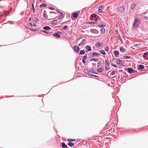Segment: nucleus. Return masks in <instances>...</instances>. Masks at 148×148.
Here are the masks:
<instances>
[{
	"label": "nucleus",
	"instance_id": "obj_33",
	"mask_svg": "<svg viewBox=\"0 0 148 148\" xmlns=\"http://www.w3.org/2000/svg\"><path fill=\"white\" fill-rule=\"evenodd\" d=\"M124 58L125 59H130V58L131 57L130 56H124Z\"/></svg>",
	"mask_w": 148,
	"mask_h": 148
},
{
	"label": "nucleus",
	"instance_id": "obj_42",
	"mask_svg": "<svg viewBox=\"0 0 148 148\" xmlns=\"http://www.w3.org/2000/svg\"><path fill=\"white\" fill-rule=\"evenodd\" d=\"M68 26L67 25H65L63 27V28L64 29H66L67 28Z\"/></svg>",
	"mask_w": 148,
	"mask_h": 148
},
{
	"label": "nucleus",
	"instance_id": "obj_6",
	"mask_svg": "<svg viewBox=\"0 0 148 148\" xmlns=\"http://www.w3.org/2000/svg\"><path fill=\"white\" fill-rule=\"evenodd\" d=\"M74 50L76 52H78L79 50V47L75 46L74 47Z\"/></svg>",
	"mask_w": 148,
	"mask_h": 148
},
{
	"label": "nucleus",
	"instance_id": "obj_44",
	"mask_svg": "<svg viewBox=\"0 0 148 148\" xmlns=\"http://www.w3.org/2000/svg\"><path fill=\"white\" fill-rule=\"evenodd\" d=\"M94 20L95 21H97L98 20V18H94Z\"/></svg>",
	"mask_w": 148,
	"mask_h": 148
},
{
	"label": "nucleus",
	"instance_id": "obj_15",
	"mask_svg": "<svg viewBox=\"0 0 148 148\" xmlns=\"http://www.w3.org/2000/svg\"><path fill=\"white\" fill-rule=\"evenodd\" d=\"M67 145L71 147H72L74 145V144L73 143L71 142H69L67 144Z\"/></svg>",
	"mask_w": 148,
	"mask_h": 148
},
{
	"label": "nucleus",
	"instance_id": "obj_30",
	"mask_svg": "<svg viewBox=\"0 0 148 148\" xmlns=\"http://www.w3.org/2000/svg\"><path fill=\"white\" fill-rule=\"evenodd\" d=\"M47 6V5L45 3H42L41 5L40 6V7H45Z\"/></svg>",
	"mask_w": 148,
	"mask_h": 148
},
{
	"label": "nucleus",
	"instance_id": "obj_36",
	"mask_svg": "<svg viewBox=\"0 0 148 148\" xmlns=\"http://www.w3.org/2000/svg\"><path fill=\"white\" fill-rule=\"evenodd\" d=\"M91 16L93 18H95L96 16V15L95 14H93Z\"/></svg>",
	"mask_w": 148,
	"mask_h": 148
},
{
	"label": "nucleus",
	"instance_id": "obj_32",
	"mask_svg": "<svg viewBox=\"0 0 148 148\" xmlns=\"http://www.w3.org/2000/svg\"><path fill=\"white\" fill-rule=\"evenodd\" d=\"M75 140L74 139H68V141L69 142H71V141H73Z\"/></svg>",
	"mask_w": 148,
	"mask_h": 148
},
{
	"label": "nucleus",
	"instance_id": "obj_50",
	"mask_svg": "<svg viewBox=\"0 0 148 148\" xmlns=\"http://www.w3.org/2000/svg\"><path fill=\"white\" fill-rule=\"evenodd\" d=\"M30 30L31 31H33L36 30L35 29H30Z\"/></svg>",
	"mask_w": 148,
	"mask_h": 148
},
{
	"label": "nucleus",
	"instance_id": "obj_55",
	"mask_svg": "<svg viewBox=\"0 0 148 148\" xmlns=\"http://www.w3.org/2000/svg\"><path fill=\"white\" fill-rule=\"evenodd\" d=\"M145 18H146V19H147V18H148V17H147V16H145Z\"/></svg>",
	"mask_w": 148,
	"mask_h": 148
},
{
	"label": "nucleus",
	"instance_id": "obj_18",
	"mask_svg": "<svg viewBox=\"0 0 148 148\" xmlns=\"http://www.w3.org/2000/svg\"><path fill=\"white\" fill-rule=\"evenodd\" d=\"M92 56H95V55L98 56L100 55V54L98 53H97L96 52H94L92 53Z\"/></svg>",
	"mask_w": 148,
	"mask_h": 148
},
{
	"label": "nucleus",
	"instance_id": "obj_22",
	"mask_svg": "<svg viewBox=\"0 0 148 148\" xmlns=\"http://www.w3.org/2000/svg\"><path fill=\"white\" fill-rule=\"evenodd\" d=\"M105 64H106L107 65V66H108V65H109V64H110V62H109V61L108 60H106L105 61Z\"/></svg>",
	"mask_w": 148,
	"mask_h": 148
},
{
	"label": "nucleus",
	"instance_id": "obj_54",
	"mask_svg": "<svg viewBox=\"0 0 148 148\" xmlns=\"http://www.w3.org/2000/svg\"><path fill=\"white\" fill-rule=\"evenodd\" d=\"M91 70H90V72H92V73H96L95 72H92V71H91Z\"/></svg>",
	"mask_w": 148,
	"mask_h": 148
},
{
	"label": "nucleus",
	"instance_id": "obj_38",
	"mask_svg": "<svg viewBox=\"0 0 148 148\" xmlns=\"http://www.w3.org/2000/svg\"><path fill=\"white\" fill-rule=\"evenodd\" d=\"M111 65L113 67H114L116 68L117 67V66L116 64H114L113 63L111 64Z\"/></svg>",
	"mask_w": 148,
	"mask_h": 148
},
{
	"label": "nucleus",
	"instance_id": "obj_39",
	"mask_svg": "<svg viewBox=\"0 0 148 148\" xmlns=\"http://www.w3.org/2000/svg\"><path fill=\"white\" fill-rule=\"evenodd\" d=\"M30 25L32 26H34V27H35L36 26V25L35 24H33L32 25V23H30Z\"/></svg>",
	"mask_w": 148,
	"mask_h": 148
},
{
	"label": "nucleus",
	"instance_id": "obj_5",
	"mask_svg": "<svg viewBox=\"0 0 148 148\" xmlns=\"http://www.w3.org/2000/svg\"><path fill=\"white\" fill-rule=\"evenodd\" d=\"M103 9V6L102 5H100L99 7L98 12L100 13L103 12L102 11V9Z\"/></svg>",
	"mask_w": 148,
	"mask_h": 148
},
{
	"label": "nucleus",
	"instance_id": "obj_17",
	"mask_svg": "<svg viewBox=\"0 0 148 148\" xmlns=\"http://www.w3.org/2000/svg\"><path fill=\"white\" fill-rule=\"evenodd\" d=\"M103 43L102 42H98L96 44V46L97 47H100L101 44H102Z\"/></svg>",
	"mask_w": 148,
	"mask_h": 148
},
{
	"label": "nucleus",
	"instance_id": "obj_16",
	"mask_svg": "<svg viewBox=\"0 0 148 148\" xmlns=\"http://www.w3.org/2000/svg\"><path fill=\"white\" fill-rule=\"evenodd\" d=\"M73 16L74 18H76L78 16V14L76 13H74L73 15Z\"/></svg>",
	"mask_w": 148,
	"mask_h": 148
},
{
	"label": "nucleus",
	"instance_id": "obj_47",
	"mask_svg": "<svg viewBox=\"0 0 148 148\" xmlns=\"http://www.w3.org/2000/svg\"><path fill=\"white\" fill-rule=\"evenodd\" d=\"M32 6L33 10V11L34 12V4L33 3L32 4Z\"/></svg>",
	"mask_w": 148,
	"mask_h": 148
},
{
	"label": "nucleus",
	"instance_id": "obj_3",
	"mask_svg": "<svg viewBox=\"0 0 148 148\" xmlns=\"http://www.w3.org/2000/svg\"><path fill=\"white\" fill-rule=\"evenodd\" d=\"M127 71L129 73H135L136 72V71L130 68H128L127 69Z\"/></svg>",
	"mask_w": 148,
	"mask_h": 148
},
{
	"label": "nucleus",
	"instance_id": "obj_27",
	"mask_svg": "<svg viewBox=\"0 0 148 148\" xmlns=\"http://www.w3.org/2000/svg\"><path fill=\"white\" fill-rule=\"evenodd\" d=\"M60 14L61 15L59 16L58 18L59 19H60L63 17L64 15L61 12L60 13Z\"/></svg>",
	"mask_w": 148,
	"mask_h": 148
},
{
	"label": "nucleus",
	"instance_id": "obj_53",
	"mask_svg": "<svg viewBox=\"0 0 148 148\" xmlns=\"http://www.w3.org/2000/svg\"><path fill=\"white\" fill-rule=\"evenodd\" d=\"M38 21V18H36V20H35L36 21Z\"/></svg>",
	"mask_w": 148,
	"mask_h": 148
},
{
	"label": "nucleus",
	"instance_id": "obj_49",
	"mask_svg": "<svg viewBox=\"0 0 148 148\" xmlns=\"http://www.w3.org/2000/svg\"><path fill=\"white\" fill-rule=\"evenodd\" d=\"M92 76H93L95 77H98V76H97L95 75H93V74H92Z\"/></svg>",
	"mask_w": 148,
	"mask_h": 148
},
{
	"label": "nucleus",
	"instance_id": "obj_4",
	"mask_svg": "<svg viewBox=\"0 0 148 148\" xmlns=\"http://www.w3.org/2000/svg\"><path fill=\"white\" fill-rule=\"evenodd\" d=\"M116 38L117 40H120V42L121 43H122L123 42V40H122L120 35L117 34V35L116 36Z\"/></svg>",
	"mask_w": 148,
	"mask_h": 148
},
{
	"label": "nucleus",
	"instance_id": "obj_24",
	"mask_svg": "<svg viewBox=\"0 0 148 148\" xmlns=\"http://www.w3.org/2000/svg\"><path fill=\"white\" fill-rule=\"evenodd\" d=\"M86 48L89 51H90L91 50V47L89 46H86Z\"/></svg>",
	"mask_w": 148,
	"mask_h": 148
},
{
	"label": "nucleus",
	"instance_id": "obj_10",
	"mask_svg": "<svg viewBox=\"0 0 148 148\" xmlns=\"http://www.w3.org/2000/svg\"><path fill=\"white\" fill-rule=\"evenodd\" d=\"M57 23V20H55L53 21L51 23V24L53 25H55Z\"/></svg>",
	"mask_w": 148,
	"mask_h": 148
},
{
	"label": "nucleus",
	"instance_id": "obj_14",
	"mask_svg": "<svg viewBox=\"0 0 148 148\" xmlns=\"http://www.w3.org/2000/svg\"><path fill=\"white\" fill-rule=\"evenodd\" d=\"M43 29H44L45 30H48L51 29V28L49 26H46L44 27L43 28Z\"/></svg>",
	"mask_w": 148,
	"mask_h": 148
},
{
	"label": "nucleus",
	"instance_id": "obj_7",
	"mask_svg": "<svg viewBox=\"0 0 148 148\" xmlns=\"http://www.w3.org/2000/svg\"><path fill=\"white\" fill-rule=\"evenodd\" d=\"M118 8L119 9V10L122 12H123L125 10L124 7L123 6L119 7Z\"/></svg>",
	"mask_w": 148,
	"mask_h": 148
},
{
	"label": "nucleus",
	"instance_id": "obj_28",
	"mask_svg": "<svg viewBox=\"0 0 148 148\" xmlns=\"http://www.w3.org/2000/svg\"><path fill=\"white\" fill-rule=\"evenodd\" d=\"M105 29L104 28H102L101 29V33L103 34L105 32Z\"/></svg>",
	"mask_w": 148,
	"mask_h": 148
},
{
	"label": "nucleus",
	"instance_id": "obj_12",
	"mask_svg": "<svg viewBox=\"0 0 148 148\" xmlns=\"http://www.w3.org/2000/svg\"><path fill=\"white\" fill-rule=\"evenodd\" d=\"M54 36L56 37L57 38H59L60 37V35L57 33H56L53 34V35Z\"/></svg>",
	"mask_w": 148,
	"mask_h": 148
},
{
	"label": "nucleus",
	"instance_id": "obj_11",
	"mask_svg": "<svg viewBox=\"0 0 148 148\" xmlns=\"http://www.w3.org/2000/svg\"><path fill=\"white\" fill-rule=\"evenodd\" d=\"M114 53L116 57H118V56L119 54V53L118 51H114Z\"/></svg>",
	"mask_w": 148,
	"mask_h": 148
},
{
	"label": "nucleus",
	"instance_id": "obj_60",
	"mask_svg": "<svg viewBox=\"0 0 148 148\" xmlns=\"http://www.w3.org/2000/svg\"><path fill=\"white\" fill-rule=\"evenodd\" d=\"M86 52H88V51H86Z\"/></svg>",
	"mask_w": 148,
	"mask_h": 148
},
{
	"label": "nucleus",
	"instance_id": "obj_51",
	"mask_svg": "<svg viewBox=\"0 0 148 148\" xmlns=\"http://www.w3.org/2000/svg\"><path fill=\"white\" fill-rule=\"evenodd\" d=\"M42 32L45 33H47V32L45 30H42Z\"/></svg>",
	"mask_w": 148,
	"mask_h": 148
},
{
	"label": "nucleus",
	"instance_id": "obj_37",
	"mask_svg": "<svg viewBox=\"0 0 148 148\" xmlns=\"http://www.w3.org/2000/svg\"><path fill=\"white\" fill-rule=\"evenodd\" d=\"M87 57L86 56H84L83 57V60H85L87 59Z\"/></svg>",
	"mask_w": 148,
	"mask_h": 148
},
{
	"label": "nucleus",
	"instance_id": "obj_13",
	"mask_svg": "<svg viewBox=\"0 0 148 148\" xmlns=\"http://www.w3.org/2000/svg\"><path fill=\"white\" fill-rule=\"evenodd\" d=\"M120 50L121 52L122 53H124L125 50V49L124 48H123L122 47H121L120 48Z\"/></svg>",
	"mask_w": 148,
	"mask_h": 148
},
{
	"label": "nucleus",
	"instance_id": "obj_26",
	"mask_svg": "<svg viewBox=\"0 0 148 148\" xmlns=\"http://www.w3.org/2000/svg\"><path fill=\"white\" fill-rule=\"evenodd\" d=\"M85 42V40L83 39L82 40V42L79 44V45H83Z\"/></svg>",
	"mask_w": 148,
	"mask_h": 148
},
{
	"label": "nucleus",
	"instance_id": "obj_8",
	"mask_svg": "<svg viewBox=\"0 0 148 148\" xmlns=\"http://www.w3.org/2000/svg\"><path fill=\"white\" fill-rule=\"evenodd\" d=\"M138 68L139 69H143L144 68V66L143 65H139Z\"/></svg>",
	"mask_w": 148,
	"mask_h": 148
},
{
	"label": "nucleus",
	"instance_id": "obj_40",
	"mask_svg": "<svg viewBox=\"0 0 148 148\" xmlns=\"http://www.w3.org/2000/svg\"><path fill=\"white\" fill-rule=\"evenodd\" d=\"M87 23L90 24H94L95 23L94 22H88Z\"/></svg>",
	"mask_w": 148,
	"mask_h": 148
},
{
	"label": "nucleus",
	"instance_id": "obj_34",
	"mask_svg": "<svg viewBox=\"0 0 148 148\" xmlns=\"http://www.w3.org/2000/svg\"><path fill=\"white\" fill-rule=\"evenodd\" d=\"M105 50L106 51H108L109 50L108 46L106 47L105 49Z\"/></svg>",
	"mask_w": 148,
	"mask_h": 148
},
{
	"label": "nucleus",
	"instance_id": "obj_31",
	"mask_svg": "<svg viewBox=\"0 0 148 148\" xmlns=\"http://www.w3.org/2000/svg\"><path fill=\"white\" fill-rule=\"evenodd\" d=\"M105 69L107 71L109 70L110 69V66L109 65L106 66Z\"/></svg>",
	"mask_w": 148,
	"mask_h": 148
},
{
	"label": "nucleus",
	"instance_id": "obj_20",
	"mask_svg": "<svg viewBox=\"0 0 148 148\" xmlns=\"http://www.w3.org/2000/svg\"><path fill=\"white\" fill-rule=\"evenodd\" d=\"M106 25L104 24H99L98 25V26L99 27H105Z\"/></svg>",
	"mask_w": 148,
	"mask_h": 148
},
{
	"label": "nucleus",
	"instance_id": "obj_9",
	"mask_svg": "<svg viewBox=\"0 0 148 148\" xmlns=\"http://www.w3.org/2000/svg\"><path fill=\"white\" fill-rule=\"evenodd\" d=\"M61 145L62 148H67V145L64 142L61 143Z\"/></svg>",
	"mask_w": 148,
	"mask_h": 148
},
{
	"label": "nucleus",
	"instance_id": "obj_21",
	"mask_svg": "<svg viewBox=\"0 0 148 148\" xmlns=\"http://www.w3.org/2000/svg\"><path fill=\"white\" fill-rule=\"evenodd\" d=\"M136 4L134 3H132L131 6V8L132 9H134L136 7Z\"/></svg>",
	"mask_w": 148,
	"mask_h": 148
},
{
	"label": "nucleus",
	"instance_id": "obj_2",
	"mask_svg": "<svg viewBox=\"0 0 148 148\" xmlns=\"http://www.w3.org/2000/svg\"><path fill=\"white\" fill-rule=\"evenodd\" d=\"M140 21L137 18H136L135 19L134 22V26H137L140 23Z\"/></svg>",
	"mask_w": 148,
	"mask_h": 148
},
{
	"label": "nucleus",
	"instance_id": "obj_23",
	"mask_svg": "<svg viewBox=\"0 0 148 148\" xmlns=\"http://www.w3.org/2000/svg\"><path fill=\"white\" fill-rule=\"evenodd\" d=\"M85 51L84 50H81L80 51V54L81 55H83L85 53Z\"/></svg>",
	"mask_w": 148,
	"mask_h": 148
},
{
	"label": "nucleus",
	"instance_id": "obj_29",
	"mask_svg": "<svg viewBox=\"0 0 148 148\" xmlns=\"http://www.w3.org/2000/svg\"><path fill=\"white\" fill-rule=\"evenodd\" d=\"M98 60V59H95V58H92L90 60V61H94L95 62H97Z\"/></svg>",
	"mask_w": 148,
	"mask_h": 148
},
{
	"label": "nucleus",
	"instance_id": "obj_52",
	"mask_svg": "<svg viewBox=\"0 0 148 148\" xmlns=\"http://www.w3.org/2000/svg\"><path fill=\"white\" fill-rule=\"evenodd\" d=\"M100 64V61H99L98 63V64H97V66H99V64Z\"/></svg>",
	"mask_w": 148,
	"mask_h": 148
},
{
	"label": "nucleus",
	"instance_id": "obj_43",
	"mask_svg": "<svg viewBox=\"0 0 148 148\" xmlns=\"http://www.w3.org/2000/svg\"><path fill=\"white\" fill-rule=\"evenodd\" d=\"M87 73H88V75H89L92 76V74L90 72H88Z\"/></svg>",
	"mask_w": 148,
	"mask_h": 148
},
{
	"label": "nucleus",
	"instance_id": "obj_48",
	"mask_svg": "<svg viewBox=\"0 0 148 148\" xmlns=\"http://www.w3.org/2000/svg\"><path fill=\"white\" fill-rule=\"evenodd\" d=\"M85 60H82V62L84 63H86V61Z\"/></svg>",
	"mask_w": 148,
	"mask_h": 148
},
{
	"label": "nucleus",
	"instance_id": "obj_19",
	"mask_svg": "<svg viewBox=\"0 0 148 148\" xmlns=\"http://www.w3.org/2000/svg\"><path fill=\"white\" fill-rule=\"evenodd\" d=\"M103 70V68H100L97 70V71L98 72H102Z\"/></svg>",
	"mask_w": 148,
	"mask_h": 148
},
{
	"label": "nucleus",
	"instance_id": "obj_58",
	"mask_svg": "<svg viewBox=\"0 0 148 148\" xmlns=\"http://www.w3.org/2000/svg\"><path fill=\"white\" fill-rule=\"evenodd\" d=\"M30 19H31V18H29V20H30Z\"/></svg>",
	"mask_w": 148,
	"mask_h": 148
},
{
	"label": "nucleus",
	"instance_id": "obj_59",
	"mask_svg": "<svg viewBox=\"0 0 148 148\" xmlns=\"http://www.w3.org/2000/svg\"><path fill=\"white\" fill-rule=\"evenodd\" d=\"M30 19H31V18H29V20H30Z\"/></svg>",
	"mask_w": 148,
	"mask_h": 148
},
{
	"label": "nucleus",
	"instance_id": "obj_41",
	"mask_svg": "<svg viewBox=\"0 0 148 148\" xmlns=\"http://www.w3.org/2000/svg\"><path fill=\"white\" fill-rule=\"evenodd\" d=\"M43 16L45 18H47V15L45 14H44Z\"/></svg>",
	"mask_w": 148,
	"mask_h": 148
},
{
	"label": "nucleus",
	"instance_id": "obj_25",
	"mask_svg": "<svg viewBox=\"0 0 148 148\" xmlns=\"http://www.w3.org/2000/svg\"><path fill=\"white\" fill-rule=\"evenodd\" d=\"M99 52H100L101 54L103 55H105L106 54V52L104 50L100 51H99Z\"/></svg>",
	"mask_w": 148,
	"mask_h": 148
},
{
	"label": "nucleus",
	"instance_id": "obj_35",
	"mask_svg": "<svg viewBox=\"0 0 148 148\" xmlns=\"http://www.w3.org/2000/svg\"><path fill=\"white\" fill-rule=\"evenodd\" d=\"M147 56H148V55L147 53H144V55H143L144 57L145 58V57H147Z\"/></svg>",
	"mask_w": 148,
	"mask_h": 148
},
{
	"label": "nucleus",
	"instance_id": "obj_1",
	"mask_svg": "<svg viewBox=\"0 0 148 148\" xmlns=\"http://www.w3.org/2000/svg\"><path fill=\"white\" fill-rule=\"evenodd\" d=\"M116 62L120 66H122L124 64L123 61L119 58H117L116 60Z\"/></svg>",
	"mask_w": 148,
	"mask_h": 148
},
{
	"label": "nucleus",
	"instance_id": "obj_57",
	"mask_svg": "<svg viewBox=\"0 0 148 148\" xmlns=\"http://www.w3.org/2000/svg\"><path fill=\"white\" fill-rule=\"evenodd\" d=\"M81 38H78V40H79Z\"/></svg>",
	"mask_w": 148,
	"mask_h": 148
},
{
	"label": "nucleus",
	"instance_id": "obj_46",
	"mask_svg": "<svg viewBox=\"0 0 148 148\" xmlns=\"http://www.w3.org/2000/svg\"><path fill=\"white\" fill-rule=\"evenodd\" d=\"M49 8L52 10H54V8L52 7H49Z\"/></svg>",
	"mask_w": 148,
	"mask_h": 148
},
{
	"label": "nucleus",
	"instance_id": "obj_45",
	"mask_svg": "<svg viewBox=\"0 0 148 148\" xmlns=\"http://www.w3.org/2000/svg\"><path fill=\"white\" fill-rule=\"evenodd\" d=\"M111 73V74L112 75H114L115 74V71H112Z\"/></svg>",
	"mask_w": 148,
	"mask_h": 148
},
{
	"label": "nucleus",
	"instance_id": "obj_56",
	"mask_svg": "<svg viewBox=\"0 0 148 148\" xmlns=\"http://www.w3.org/2000/svg\"><path fill=\"white\" fill-rule=\"evenodd\" d=\"M58 32V33H60V34H61L62 33V32Z\"/></svg>",
	"mask_w": 148,
	"mask_h": 148
}]
</instances>
